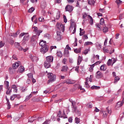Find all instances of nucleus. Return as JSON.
Returning <instances> with one entry per match:
<instances>
[{
  "label": "nucleus",
  "mask_w": 124,
  "mask_h": 124,
  "mask_svg": "<svg viewBox=\"0 0 124 124\" xmlns=\"http://www.w3.org/2000/svg\"><path fill=\"white\" fill-rule=\"evenodd\" d=\"M33 29H34L33 30V31L34 32H35V33L36 35H33L31 39V43H33V42H34V43H36V39H37V38H38V36H39L40 35V33H41V32H42V30H38V28H37V27H34L33 28Z\"/></svg>",
  "instance_id": "1"
},
{
  "label": "nucleus",
  "mask_w": 124,
  "mask_h": 124,
  "mask_svg": "<svg viewBox=\"0 0 124 124\" xmlns=\"http://www.w3.org/2000/svg\"><path fill=\"white\" fill-rule=\"evenodd\" d=\"M47 77L49 79L47 81V84H50V83H52V82L56 81V75H54L53 73H48Z\"/></svg>",
  "instance_id": "2"
},
{
  "label": "nucleus",
  "mask_w": 124,
  "mask_h": 124,
  "mask_svg": "<svg viewBox=\"0 0 124 124\" xmlns=\"http://www.w3.org/2000/svg\"><path fill=\"white\" fill-rule=\"evenodd\" d=\"M74 9V7L72 5L68 4L65 7V10L67 12H69V13H71L73 11Z\"/></svg>",
  "instance_id": "3"
},
{
  "label": "nucleus",
  "mask_w": 124,
  "mask_h": 124,
  "mask_svg": "<svg viewBox=\"0 0 124 124\" xmlns=\"http://www.w3.org/2000/svg\"><path fill=\"white\" fill-rule=\"evenodd\" d=\"M49 50V46H43L41 48L40 51L42 54H45V53H47Z\"/></svg>",
  "instance_id": "4"
},
{
  "label": "nucleus",
  "mask_w": 124,
  "mask_h": 124,
  "mask_svg": "<svg viewBox=\"0 0 124 124\" xmlns=\"http://www.w3.org/2000/svg\"><path fill=\"white\" fill-rule=\"evenodd\" d=\"M106 110H107V111H103V118L107 117V115H108V113H109L110 115H111V113H112V111L111 110H109V109H108V107L106 108Z\"/></svg>",
  "instance_id": "5"
},
{
  "label": "nucleus",
  "mask_w": 124,
  "mask_h": 124,
  "mask_svg": "<svg viewBox=\"0 0 124 124\" xmlns=\"http://www.w3.org/2000/svg\"><path fill=\"white\" fill-rule=\"evenodd\" d=\"M57 26L60 31H62V32L64 31V25H62V23H57Z\"/></svg>",
  "instance_id": "6"
},
{
  "label": "nucleus",
  "mask_w": 124,
  "mask_h": 124,
  "mask_svg": "<svg viewBox=\"0 0 124 124\" xmlns=\"http://www.w3.org/2000/svg\"><path fill=\"white\" fill-rule=\"evenodd\" d=\"M102 77H103V74L100 71H98L96 72V78L97 79H100V78H102Z\"/></svg>",
  "instance_id": "7"
},
{
  "label": "nucleus",
  "mask_w": 124,
  "mask_h": 124,
  "mask_svg": "<svg viewBox=\"0 0 124 124\" xmlns=\"http://www.w3.org/2000/svg\"><path fill=\"white\" fill-rule=\"evenodd\" d=\"M56 39H57V41H60V40L62 39V34H61V31H58L57 32V36H56Z\"/></svg>",
  "instance_id": "8"
},
{
  "label": "nucleus",
  "mask_w": 124,
  "mask_h": 124,
  "mask_svg": "<svg viewBox=\"0 0 124 124\" xmlns=\"http://www.w3.org/2000/svg\"><path fill=\"white\" fill-rule=\"evenodd\" d=\"M71 102L72 103L73 111H76V109H77V107H76V102L75 101H72Z\"/></svg>",
  "instance_id": "9"
},
{
  "label": "nucleus",
  "mask_w": 124,
  "mask_h": 124,
  "mask_svg": "<svg viewBox=\"0 0 124 124\" xmlns=\"http://www.w3.org/2000/svg\"><path fill=\"white\" fill-rule=\"evenodd\" d=\"M46 61L48 62H52L54 60V57L53 56H47L46 57Z\"/></svg>",
  "instance_id": "10"
},
{
  "label": "nucleus",
  "mask_w": 124,
  "mask_h": 124,
  "mask_svg": "<svg viewBox=\"0 0 124 124\" xmlns=\"http://www.w3.org/2000/svg\"><path fill=\"white\" fill-rule=\"evenodd\" d=\"M28 40H30V35L29 34V33H26V34L23 37V41H28Z\"/></svg>",
  "instance_id": "11"
},
{
  "label": "nucleus",
  "mask_w": 124,
  "mask_h": 124,
  "mask_svg": "<svg viewBox=\"0 0 124 124\" xmlns=\"http://www.w3.org/2000/svg\"><path fill=\"white\" fill-rule=\"evenodd\" d=\"M47 6V4L46 3V1H43L41 3V8L42 9H45V7Z\"/></svg>",
  "instance_id": "12"
},
{
  "label": "nucleus",
  "mask_w": 124,
  "mask_h": 124,
  "mask_svg": "<svg viewBox=\"0 0 124 124\" xmlns=\"http://www.w3.org/2000/svg\"><path fill=\"white\" fill-rule=\"evenodd\" d=\"M44 66L46 68H49L51 66V62L46 61L44 63Z\"/></svg>",
  "instance_id": "13"
},
{
  "label": "nucleus",
  "mask_w": 124,
  "mask_h": 124,
  "mask_svg": "<svg viewBox=\"0 0 124 124\" xmlns=\"http://www.w3.org/2000/svg\"><path fill=\"white\" fill-rule=\"evenodd\" d=\"M75 28H76V24H75V22H71L70 23V26L69 28L70 31H72V30H73V29H74Z\"/></svg>",
  "instance_id": "14"
},
{
  "label": "nucleus",
  "mask_w": 124,
  "mask_h": 124,
  "mask_svg": "<svg viewBox=\"0 0 124 124\" xmlns=\"http://www.w3.org/2000/svg\"><path fill=\"white\" fill-rule=\"evenodd\" d=\"M66 84H67L68 85H72L75 83V82L72 80L71 79H67L65 81Z\"/></svg>",
  "instance_id": "15"
},
{
  "label": "nucleus",
  "mask_w": 124,
  "mask_h": 124,
  "mask_svg": "<svg viewBox=\"0 0 124 124\" xmlns=\"http://www.w3.org/2000/svg\"><path fill=\"white\" fill-rule=\"evenodd\" d=\"M36 118H37V116H36V115H34L33 117L30 118L29 119V123H33V121H35Z\"/></svg>",
  "instance_id": "16"
},
{
  "label": "nucleus",
  "mask_w": 124,
  "mask_h": 124,
  "mask_svg": "<svg viewBox=\"0 0 124 124\" xmlns=\"http://www.w3.org/2000/svg\"><path fill=\"white\" fill-rule=\"evenodd\" d=\"M18 71L19 72V73H22V72H24L25 71V67L23 66H20L18 69Z\"/></svg>",
  "instance_id": "17"
},
{
  "label": "nucleus",
  "mask_w": 124,
  "mask_h": 124,
  "mask_svg": "<svg viewBox=\"0 0 124 124\" xmlns=\"http://www.w3.org/2000/svg\"><path fill=\"white\" fill-rule=\"evenodd\" d=\"M39 45L41 47H44L45 46H47V45H46V41H44L43 40L40 42Z\"/></svg>",
  "instance_id": "18"
},
{
  "label": "nucleus",
  "mask_w": 124,
  "mask_h": 124,
  "mask_svg": "<svg viewBox=\"0 0 124 124\" xmlns=\"http://www.w3.org/2000/svg\"><path fill=\"white\" fill-rule=\"evenodd\" d=\"M64 56L66 58H68L69 57V51L68 50H66V49H64Z\"/></svg>",
  "instance_id": "19"
},
{
  "label": "nucleus",
  "mask_w": 124,
  "mask_h": 124,
  "mask_svg": "<svg viewBox=\"0 0 124 124\" xmlns=\"http://www.w3.org/2000/svg\"><path fill=\"white\" fill-rule=\"evenodd\" d=\"M68 70V67H67V65L63 66L62 67V69L61 70V71L64 72H66Z\"/></svg>",
  "instance_id": "20"
},
{
  "label": "nucleus",
  "mask_w": 124,
  "mask_h": 124,
  "mask_svg": "<svg viewBox=\"0 0 124 124\" xmlns=\"http://www.w3.org/2000/svg\"><path fill=\"white\" fill-rule=\"evenodd\" d=\"M12 66L13 69H16L19 67V63L18 62H16V63L13 64Z\"/></svg>",
  "instance_id": "21"
},
{
  "label": "nucleus",
  "mask_w": 124,
  "mask_h": 124,
  "mask_svg": "<svg viewBox=\"0 0 124 124\" xmlns=\"http://www.w3.org/2000/svg\"><path fill=\"white\" fill-rule=\"evenodd\" d=\"M103 50L105 53H109V51H110V50H112V47H111V46H108V48L104 47Z\"/></svg>",
  "instance_id": "22"
},
{
  "label": "nucleus",
  "mask_w": 124,
  "mask_h": 124,
  "mask_svg": "<svg viewBox=\"0 0 124 124\" xmlns=\"http://www.w3.org/2000/svg\"><path fill=\"white\" fill-rule=\"evenodd\" d=\"M81 48L79 47L78 49V48H76L75 49H74V52L75 53H76V54H79L80 53H81Z\"/></svg>",
  "instance_id": "23"
},
{
  "label": "nucleus",
  "mask_w": 124,
  "mask_h": 124,
  "mask_svg": "<svg viewBox=\"0 0 124 124\" xmlns=\"http://www.w3.org/2000/svg\"><path fill=\"white\" fill-rule=\"evenodd\" d=\"M75 69V71L77 72V73H79V66H77L75 67H73L72 69L70 70V71L73 70Z\"/></svg>",
  "instance_id": "24"
},
{
  "label": "nucleus",
  "mask_w": 124,
  "mask_h": 124,
  "mask_svg": "<svg viewBox=\"0 0 124 124\" xmlns=\"http://www.w3.org/2000/svg\"><path fill=\"white\" fill-rule=\"evenodd\" d=\"M103 31L104 33H106L108 31V28L105 26V25L103 26Z\"/></svg>",
  "instance_id": "25"
},
{
  "label": "nucleus",
  "mask_w": 124,
  "mask_h": 124,
  "mask_svg": "<svg viewBox=\"0 0 124 124\" xmlns=\"http://www.w3.org/2000/svg\"><path fill=\"white\" fill-rule=\"evenodd\" d=\"M81 62H82V57L80 56L78 57V65H80Z\"/></svg>",
  "instance_id": "26"
},
{
  "label": "nucleus",
  "mask_w": 124,
  "mask_h": 124,
  "mask_svg": "<svg viewBox=\"0 0 124 124\" xmlns=\"http://www.w3.org/2000/svg\"><path fill=\"white\" fill-rule=\"evenodd\" d=\"M88 17L90 19V25H93V17L91 16L88 15Z\"/></svg>",
  "instance_id": "27"
},
{
  "label": "nucleus",
  "mask_w": 124,
  "mask_h": 124,
  "mask_svg": "<svg viewBox=\"0 0 124 124\" xmlns=\"http://www.w3.org/2000/svg\"><path fill=\"white\" fill-rule=\"evenodd\" d=\"M79 30H80L79 35L80 36H82V35H84V34H85V31H84V30L82 29V28H80Z\"/></svg>",
  "instance_id": "28"
},
{
  "label": "nucleus",
  "mask_w": 124,
  "mask_h": 124,
  "mask_svg": "<svg viewBox=\"0 0 124 124\" xmlns=\"http://www.w3.org/2000/svg\"><path fill=\"white\" fill-rule=\"evenodd\" d=\"M124 103V101L118 102L116 106H117L118 107H122Z\"/></svg>",
  "instance_id": "29"
},
{
  "label": "nucleus",
  "mask_w": 124,
  "mask_h": 124,
  "mask_svg": "<svg viewBox=\"0 0 124 124\" xmlns=\"http://www.w3.org/2000/svg\"><path fill=\"white\" fill-rule=\"evenodd\" d=\"M100 70L102 71H105L106 70V66L105 65H102L100 68Z\"/></svg>",
  "instance_id": "30"
},
{
  "label": "nucleus",
  "mask_w": 124,
  "mask_h": 124,
  "mask_svg": "<svg viewBox=\"0 0 124 124\" xmlns=\"http://www.w3.org/2000/svg\"><path fill=\"white\" fill-rule=\"evenodd\" d=\"M11 93H12V89L10 88H9L7 91L6 92V94H11Z\"/></svg>",
  "instance_id": "31"
},
{
  "label": "nucleus",
  "mask_w": 124,
  "mask_h": 124,
  "mask_svg": "<svg viewBox=\"0 0 124 124\" xmlns=\"http://www.w3.org/2000/svg\"><path fill=\"white\" fill-rule=\"evenodd\" d=\"M95 0H88V4L90 5H94L95 3Z\"/></svg>",
  "instance_id": "32"
},
{
  "label": "nucleus",
  "mask_w": 124,
  "mask_h": 124,
  "mask_svg": "<svg viewBox=\"0 0 124 124\" xmlns=\"http://www.w3.org/2000/svg\"><path fill=\"white\" fill-rule=\"evenodd\" d=\"M32 62H37V60H38V58L36 56H33L31 58Z\"/></svg>",
  "instance_id": "33"
},
{
  "label": "nucleus",
  "mask_w": 124,
  "mask_h": 124,
  "mask_svg": "<svg viewBox=\"0 0 124 124\" xmlns=\"http://www.w3.org/2000/svg\"><path fill=\"white\" fill-rule=\"evenodd\" d=\"M92 90H99L100 89V87L96 86H93L91 87Z\"/></svg>",
  "instance_id": "34"
},
{
  "label": "nucleus",
  "mask_w": 124,
  "mask_h": 124,
  "mask_svg": "<svg viewBox=\"0 0 124 124\" xmlns=\"http://www.w3.org/2000/svg\"><path fill=\"white\" fill-rule=\"evenodd\" d=\"M15 42V41H14L13 39L12 38H10L9 39V43L10 44H11V45H13V44H14V43Z\"/></svg>",
  "instance_id": "35"
},
{
  "label": "nucleus",
  "mask_w": 124,
  "mask_h": 124,
  "mask_svg": "<svg viewBox=\"0 0 124 124\" xmlns=\"http://www.w3.org/2000/svg\"><path fill=\"white\" fill-rule=\"evenodd\" d=\"M27 76L28 77V79H32L33 78V75L31 73H29L27 74Z\"/></svg>",
  "instance_id": "36"
},
{
  "label": "nucleus",
  "mask_w": 124,
  "mask_h": 124,
  "mask_svg": "<svg viewBox=\"0 0 124 124\" xmlns=\"http://www.w3.org/2000/svg\"><path fill=\"white\" fill-rule=\"evenodd\" d=\"M20 34V31H17L15 33L13 34V36L14 37H16L17 35Z\"/></svg>",
  "instance_id": "37"
},
{
  "label": "nucleus",
  "mask_w": 124,
  "mask_h": 124,
  "mask_svg": "<svg viewBox=\"0 0 124 124\" xmlns=\"http://www.w3.org/2000/svg\"><path fill=\"white\" fill-rule=\"evenodd\" d=\"M32 93H34V94H35V93H36V92H34L33 93H31V94H30L29 96L26 97V100H29V99H30V98H31V95L32 94Z\"/></svg>",
  "instance_id": "38"
},
{
  "label": "nucleus",
  "mask_w": 124,
  "mask_h": 124,
  "mask_svg": "<svg viewBox=\"0 0 124 124\" xmlns=\"http://www.w3.org/2000/svg\"><path fill=\"white\" fill-rule=\"evenodd\" d=\"M57 55L59 58H62V53L61 51H58L57 52Z\"/></svg>",
  "instance_id": "39"
},
{
  "label": "nucleus",
  "mask_w": 124,
  "mask_h": 124,
  "mask_svg": "<svg viewBox=\"0 0 124 124\" xmlns=\"http://www.w3.org/2000/svg\"><path fill=\"white\" fill-rule=\"evenodd\" d=\"M93 43L91 42H86L85 43H84V46H88V45H93Z\"/></svg>",
  "instance_id": "40"
},
{
  "label": "nucleus",
  "mask_w": 124,
  "mask_h": 124,
  "mask_svg": "<svg viewBox=\"0 0 124 124\" xmlns=\"http://www.w3.org/2000/svg\"><path fill=\"white\" fill-rule=\"evenodd\" d=\"M74 111V112H76V114H77V115L78 116H81V111L78 110L77 109V108H76V110H73Z\"/></svg>",
  "instance_id": "41"
},
{
  "label": "nucleus",
  "mask_w": 124,
  "mask_h": 124,
  "mask_svg": "<svg viewBox=\"0 0 124 124\" xmlns=\"http://www.w3.org/2000/svg\"><path fill=\"white\" fill-rule=\"evenodd\" d=\"M14 45H15V47H16V48H17V49L19 47H21V46L20 45V43H15Z\"/></svg>",
  "instance_id": "42"
},
{
  "label": "nucleus",
  "mask_w": 124,
  "mask_h": 124,
  "mask_svg": "<svg viewBox=\"0 0 124 124\" xmlns=\"http://www.w3.org/2000/svg\"><path fill=\"white\" fill-rule=\"evenodd\" d=\"M16 98V94H13L10 97L11 100H14Z\"/></svg>",
  "instance_id": "43"
},
{
  "label": "nucleus",
  "mask_w": 124,
  "mask_h": 124,
  "mask_svg": "<svg viewBox=\"0 0 124 124\" xmlns=\"http://www.w3.org/2000/svg\"><path fill=\"white\" fill-rule=\"evenodd\" d=\"M101 25H100V23H96L95 26H96V28H99L98 30H101V27L100 26Z\"/></svg>",
  "instance_id": "44"
},
{
  "label": "nucleus",
  "mask_w": 124,
  "mask_h": 124,
  "mask_svg": "<svg viewBox=\"0 0 124 124\" xmlns=\"http://www.w3.org/2000/svg\"><path fill=\"white\" fill-rule=\"evenodd\" d=\"M100 25H104V18H101L100 20Z\"/></svg>",
  "instance_id": "45"
},
{
  "label": "nucleus",
  "mask_w": 124,
  "mask_h": 124,
  "mask_svg": "<svg viewBox=\"0 0 124 124\" xmlns=\"http://www.w3.org/2000/svg\"><path fill=\"white\" fill-rule=\"evenodd\" d=\"M115 2L116 3H117V5H119V4H122V3H123V1L120 0H116Z\"/></svg>",
  "instance_id": "46"
},
{
  "label": "nucleus",
  "mask_w": 124,
  "mask_h": 124,
  "mask_svg": "<svg viewBox=\"0 0 124 124\" xmlns=\"http://www.w3.org/2000/svg\"><path fill=\"white\" fill-rule=\"evenodd\" d=\"M44 36L45 37V38H47V39H50V34H48V33H46L44 34Z\"/></svg>",
  "instance_id": "47"
},
{
  "label": "nucleus",
  "mask_w": 124,
  "mask_h": 124,
  "mask_svg": "<svg viewBox=\"0 0 124 124\" xmlns=\"http://www.w3.org/2000/svg\"><path fill=\"white\" fill-rule=\"evenodd\" d=\"M34 11V8H33V7L31 8L28 10V12H29V13H32V12H33Z\"/></svg>",
  "instance_id": "48"
},
{
  "label": "nucleus",
  "mask_w": 124,
  "mask_h": 124,
  "mask_svg": "<svg viewBox=\"0 0 124 124\" xmlns=\"http://www.w3.org/2000/svg\"><path fill=\"white\" fill-rule=\"evenodd\" d=\"M111 64H112V60L109 59L107 62V65H108V66H110Z\"/></svg>",
  "instance_id": "49"
},
{
  "label": "nucleus",
  "mask_w": 124,
  "mask_h": 124,
  "mask_svg": "<svg viewBox=\"0 0 124 124\" xmlns=\"http://www.w3.org/2000/svg\"><path fill=\"white\" fill-rule=\"evenodd\" d=\"M75 123L76 124H79L80 123V118H78V117L75 118Z\"/></svg>",
  "instance_id": "50"
},
{
  "label": "nucleus",
  "mask_w": 124,
  "mask_h": 124,
  "mask_svg": "<svg viewBox=\"0 0 124 124\" xmlns=\"http://www.w3.org/2000/svg\"><path fill=\"white\" fill-rule=\"evenodd\" d=\"M38 20L39 22H44V18H43L42 16H40L38 18Z\"/></svg>",
  "instance_id": "51"
},
{
  "label": "nucleus",
  "mask_w": 124,
  "mask_h": 124,
  "mask_svg": "<svg viewBox=\"0 0 124 124\" xmlns=\"http://www.w3.org/2000/svg\"><path fill=\"white\" fill-rule=\"evenodd\" d=\"M21 98L22 96H21V95L19 94H16V98H17V99H21Z\"/></svg>",
  "instance_id": "52"
},
{
  "label": "nucleus",
  "mask_w": 124,
  "mask_h": 124,
  "mask_svg": "<svg viewBox=\"0 0 124 124\" xmlns=\"http://www.w3.org/2000/svg\"><path fill=\"white\" fill-rule=\"evenodd\" d=\"M31 83V79L30 78H28L27 81H26V83L28 84V85H30Z\"/></svg>",
  "instance_id": "53"
},
{
  "label": "nucleus",
  "mask_w": 124,
  "mask_h": 124,
  "mask_svg": "<svg viewBox=\"0 0 124 124\" xmlns=\"http://www.w3.org/2000/svg\"><path fill=\"white\" fill-rule=\"evenodd\" d=\"M4 84H5V85H6V87L7 88H8V87H9V82H8V81H7L5 80V81H4Z\"/></svg>",
  "instance_id": "54"
},
{
  "label": "nucleus",
  "mask_w": 124,
  "mask_h": 124,
  "mask_svg": "<svg viewBox=\"0 0 124 124\" xmlns=\"http://www.w3.org/2000/svg\"><path fill=\"white\" fill-rule=\"evenodd\" d=\"M27 33H26V32H22V33H20L19 34V38H21V37H23V36H24V35H26V34Z\"/></svg>",
  "instance_id": "55"
},
{
  "label": "nucleus",
  "mask_w": 124,
  "mask_h": 124,
  "mask_svg": "<svg viewBox=\"0 0 124 124\" xmlns=\"http://www.w3.org/2000/svg\"><path fill=\"white\" fill-rule=\"evenodd\" d=\"M4 46V42L1 41L0 43V48H2Z\"/></svg>",
  "instance_id": "56"
},
{
  "label": "nucleus",
  "mask_w": 124,
  "mask_h": 124,
  "mask_svg": "<svg viewBox=\"0 0 124 124\" xmlns=\"http://www.w3.org/2000/svg\"><path fill=\"white\" fill-rule=\"evenodd\" d=\"M87 107L88 108H93V104L91 103L88 104Z\"/></svg>",
  "instance_id": "57"
},
{
  "label": "nucleus",
  "mask_w": 124,
  "mask_h": 124,
  "mask_svg": "<svg viewBox=\"0 0 124 124\" xmlns=\"http://www.w3.org/2000/svg\"><path fill=\"white\" fill-rule=\"evenodd\" d=\"M120 80V78L119 77H116L114 78V82H118Z\"/></svg>",
  "instance_id": "58"
},
{
  "label": "nucleus",
  "mask_w": 124,
  "mask_h": 124,
  "mask_svg": "<svg viewBox=\"0 0 124 124\" xmlns=\"http://www.w3.org/2000/svg\"><path fill=\"white\" fill-rule=\"evenodd\" d=\"M63 21H64V23H67V19H66V16L64 15L63 16Z\"/></svg>",
  "instance_id": "59"
},
{
  "label": "nucleus",
  "mask_w": 124,
  "mask_h": 124,
  "mask_svg": "<svg viewBox=\"0 0 124 124\" xmlns=\"http://www.w3.org/2000/svg\"><path fill=\"white\" fill-rule=\"evenodd\" d=\"M67 61V59H66V58H64L62 60V63H63V64H65V62H66Z\"/></svg>",
  "instance_id": "60"
},
{
  "label": "nucleus",
  "mask_w": 124,
  "mask_h": 124,
  "mask_svg": "<svg viewBox=\"0 0 124 124\" xmlns=\"http://www.w3.org/2000/svg\"><path fill=\"white\" fill-rule=\"evenodd\" d=\"M89 38V37H88V35L84 34L83 36V39H84V40H85V39H88Z\"/></svg>",
  "instance_id": "61"
},
{
  "label": "nucleus",
  "mask_w": 124,
  "mask_h": 124,
  "mask_svg": "<svg viewBox=\"0 0 124 124\" xmlns=\"http://www.w3.org/2000/svg\"><path fill=\"white\" fill-rule=\"evenodd\" d=\"M78 89L80 90V91H82V93H84V91H85V89H83V88H82V86H79L78 87Z\"/></svg>",
  "instance_id": "62"
},
{
  "label": "nucleus",
  "mask_w": 124,
  "mask_h": 124,
  "mask_svg": "<svg viewBox=\"0 0 124 124\" xmlns=\"http://www.w3.org/2000/svg\"><path fill=\"white\" fill-rule=\"evenodd\" d=\"M65 49H66V50H71V48L69 46V45H67L66 46V48Z\"/></svg>",
  "instance_id": "63"
},
{
  "label": "nucleus",
  "mask_w": 124,
  "mask_h": 124,
  "mask_svg": "<svg viewBox=\"0 0 124 124\" xmlns=\"http://www.w3.org/2000/svg\"><path fill=\"white\" fill-rule=\"evenodd\" d=\"M53 49H57V46H51L50 48V51H52Z\"/></svg>",
  "instance_id": "64"
}]
</instances>
